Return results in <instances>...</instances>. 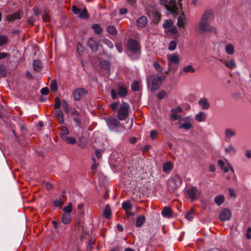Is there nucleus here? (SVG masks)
Masks as SVG:
<instances>
[{
    "mask_svg": "<svg viewBox=\"0 0 251 251\" xmlns=\"http://www.w3.org/2000/svg\"><path fill=\"white\" fill-rule=\"evenodd\" d=\"M180 0H160V3L164 5L166 9L172 14L177 15L181 9Z\"/></svg>",
    "mask_w": 251,
    "mask_h": 251,
    "instance_id": "obj_1",
    "label": "nucleus"
},
{
    "mask_svg": "<svg viewBox=\"0 0 251 251\" xmlns=\"http://www.w3.org/2000/svg\"><path fill=\"white\" fill-rule=\"evenodd\" d=\"M165 78L162 76L151 75L147 77V84L148 89L154 92L157 90L160 87L162 82Z\"/></svg>",
    "mask_w": 251,
    "mask_h": 251,
    "instance_id": "obj_2",
    "label": "nucleus"
},
{
    "mask_svg": "<svg viewBox=\"0 0 251 251\" xmlns=\"http://www.w3.org/2000/svg\"><path fill=\"white\" fill-rule=\"evenodd\" d=\"M127 54L134 59L138 58L140 54V46L136 41L132 39L128 40Z\"/></svg>",
    "mask_w": 251,
    "mask_h": 251,
    "instance_id": "obj_3",
    "label": "nucleus"
},
{
    "mask_svg": "<svg viewBox=\"0 0 251 251\" xmlns=\"http://www.w3.org/2000/svg\"><path fill=\"white\" fill-rule=\"evenodd\" d=\"M181 184L180 177L175 175L169 179L168 183V188L169 191L173 192L175 190L177 189Z\"/></svg>",
    "mask_w": 251,
    "mask_h": 251,
    "instance_id": "obj_4",
    "label": "nucleus"
},
{
    "mask_svg": "<svg viewBox=\"0 0 251 251\" xmlns=\"http://www.w3.org/2000/svg\"><path fill=\"white\" fill-rule=\"evenodd\" d=\"M198 28L200 33L203 34L208 32H216V29L211 26L208 22L200 20L198 24Z\"/></svg>",
    "mask_w": 251,
    "mask_h": 251,
    "instance_id": "obj_5",
    "label": "nucleus"
},
{
    "mask_svg": "<svg viewBox=\"0 0 251 251\" xmlns=\"http://www.w3.org/2000/svg\"><path fill=\"white\" fill-rule=\"evenodd\" d=\"M129 108V106L127 103L126 102L122 103L118 110V117L120 120H124L126 119L128 115Z\"/></svg>",
    "mask_w": 251,
    "mask_h": 251,
    "instance_id": "obj_6",
    "label": "nucleus"
},
{
    "mask_svg": "<svg viewBox=\"0 0 251 251\" xmlns=\"http://www.w3.org/2000/svg\"><path fill=\"white\" fill-rule=\"evenodd\" d=\"M192 119L190 116H187L181 118L179 121L180 124L179 126L180 129L188 130L193 127Z\"/></svg>",
    "mask_w": 251,
    "mask_h": 251,
    "instance_id": "obj_7",
    "label": "nucleus"
},
{
    "mask_svg": "<svg viewBox=\"0 0 251 251\" xmlns=\"http://www.w3.org/2000/svg\"><path fill=\"white\" fill-rule=\"evenodd\" d=\"M231 216V212L229 209L227 208L223 209L219 214V218L222 222L230 220Z\"/></svg>",
    "mask_w": 251,
    "mask_h": 251,
    "instance_id": "obj_8",
    "label": "nucleus"
},
{
    "mask_svg": "<svg viewBox=\"0 0 251 251\" xmlns=\"http://www.w3.org/2000/svg\"><path fill=\"white\" fill-rule=\"evenodd\" d=\"M169 70H171V64H178L179 62V55L176 53L167 55Z\"/></svg>",
    "mask_w": 251,
    "mask_h": 251,
    "instance_id": "obj_9",
    "label": "nucleus"
},
{
    "mask_svg": "<svg viewBox=\"0 0 251 251\" xmlns=\"http://www.w3.org/2000/svg\"><path fill=\"white\" fill-rule=\"evenodd\" d=\"M73 12L77 15L79 17L82 19H86L88 17V15L87 12V10L84 8L82 10L76 7L75 6H73Z\"/></svg>",
    "mask_w": 251,
    "mask_h": 251,
    "instance_id": "obj_10",
    "label": "nucleus"
},
{
    "mask_svg": "<svg viewBox=\"0 0 251 251\" xmlns=\"http://www.w3.org/2000/svg\"><path fill=\"white\" fill-rule=\"evenodd\" d=\"M213 18V11L210 9L206 10L201 15L200 20L209 22Z\"/></svg>",
    "mask_w": 251,
    "mask_h": 251,
    "instance_id": "obj_11",
    "label": "nucleus"
},
{
    "mask_svg": "<svg viewBox=\"0 0 251 251\" xmlns=\"http://www.w3.org/2000/svg\"><path fill=\"white\" fill-rule=\"evenodd\" d=\"M187 193L192 200L196 199L197 197L199 195V191L195 187H192L188 189Z\"/></svg>",
    "mask_w": 251,
    "mask_h": 251,
    "instance_id": "obj_12",
    "label": "nucleus"
},
{
    "mask_svg": "<svg viewBox=\"0 0 251 251\" xmlns=\"http://www.w3.org/2000/svg\"><path fill=\"white\" fill-rule=\"evenodd\" d=\"M106 123L110 129L114 130L119 126V122L115 118L110 117L106 121Z\"/></svg>",
    "mask_w": 251,
    "mask_h": 251,
    "instance_id": "obj_13",
    "label": "nucleus"
},
{
    "mask_svg": "<svg viewBox=\"0 0 251 251\" xmlns=\"http://www.w3.org/2000/svg\"><path fill=\"white\" fill-rule=\"evenodd\" d=\"M87 93V91L83 88H78L75 90L73 92V96L75 100H79L81 96Z\"/></svg>",
    "mask_w": 251,
    "mask_h": 251,
    "instance_id": "obj_14",
    "label": "nucleus"
},
{
    "mask_svg": "<svg viewBox=\"0 0 251 251\" xmlns=\"http://www.w3.org/2000/svg\"><path fill=\"white\" fill-rule=\"evenodd\" d=\"M220 61L230 70H233L236 67V64L233 59L229 60L221 59Z\"/></svg>",
    "mask_w": 251,
    "mask_h": 251,
    "instance_id": "obj_15",
    "label": "nucleus"
},
{
    "mask_svg": "<svg viewBox=\"0 0 251 251\" xmlns=\"http://www.w3.org/2000/svg\"><path fill=\"white\" fill-rule=\"evenodd\" d=\"M224 151L226 154L233 155L236 152V148L231 144H229L224 148Z\"/></svg>",
    "mask_w": 251,
    "mask_h": 251,
    "instance_id": "obj_16",
    "label": "nucleus"
},
{
    "mask_svg": "<svg viewBox=\"0 0 251 251\" xmlns=\"http://www.w3.org/2000/svg\"><path fill=\"white\" fill-rule=\"evenodd\" d=\"M199 105L203 109H208L210 107V104L208 100L205 98H201L198 101Z\"/></svg>",
    "mask_w": 251,
    "mask_h": 251,
    "instance_id": "obj_17",
    "label": "nucleus"
},
{
    "mask_svg": "<svg viewBox=\"0 0 251 251\" xmlns=\"http://www.w3.org/2000/svg\"><path fill=\"white\" fill-rule=\"evenodd\" d=\"M87 45L93 51H96L98 49V43L93 38H90L88 41Z\"/></svg>",
    "mask_w": 251,
    "mask_h": 251,
    "instance_id": "obj_18",
    "label": "nucleus"
},
{
    "mask_svg": "<svg viewBox=\"0 0 251 251\" xmlns=\"http://www.w3.org/2000/svg\"><path fill=\"white\" fill-rule=\"evenodd\" d=\"M195 72V69L191 65L184 66L182 70H180V74L184 75L188 73H193Z\"/></svg>",
    "mask_w": 251,
    "mask_h": 251,
    "instance_id": "obj_19",
    "label": "nucleus"
},
{
    "mask_svg": "<svg viewBox=\"0 0 251 251\" xmlns=\"http://www.w3.org/2000/svg\"><path fill=\"white\" fill-rule=\"evenodd\" d=\"M206 119V114L203 112H199L195 115L196 120L200 123L205 121Z\"/></svg>",
    "mask_w": 251,
    "mask_h": 251,
    "instance_id": "obj_20",
    "label": "nucleus"
},
{
    "mask_svg": "<svg viewBox=\"0 0 251 251\" xmlns=\"http://www.w3.org/2000/svg\"><path fill=\"white\" fill-rule=\"evenodd\" d=\"M147 23V18L145 16H142L136 21L137 25L138 27H144Z\"/></svg>",
    "mask_w": 251,
    "mask_h": 251,
    "instance_id": "obj_21",
    "label": "nucleus"
},
{
    "mask_svg": "<svg viewBox=\"0 0 251 251\" xmlns=\"http://www.w3.org/2000/svg\"><path fill=\"white\" fill-rule=\"evenodd\" d=\"M54 116L57 119L60 123H64V114L61 110H57L54 113Z\"/></svg>",
    "mask_w": 251,
    "mask_h": 251,
    "instance_id": "obj_22",
    "label": "nucleus"
},
{
    "mask_svg": "<svg viewBox=\"0 0 251 251\" xmlns=\"http://www.w3.org/2000/svg\"><path fill=\"white\" fill-rule=\"evenodd\" d=\"M225 50L228 55H232L235 52L234 47L231 44H228L225 47Z\"/></svg>",
    "mask_w": 251,
    "mask_h": 251,
    "instance_id": "obj_23",
    "label": "nucleus"
},
{
    "mask_svg": "<svg viewBox=\"0 0 251 251\" xmlns=\"http://www.w3.org/2000/svg\"><path fill=\"white\" fill-rule=\"evenodd\" d=\"M173 168V164L170 162L165 163L163 166V171L167 174L170 173Z\"/></svg>",
    "mask_w": 251,
    "mask_h": 251,
    "instance_id": "obj_24",
    "label": "nucleus"
},
{
    "mask_svg": "<svg viewBox=\"0 0 251 251\" xmlns=\"http://www.w3.org/2000/svg\"><path fill=\"white\" fill-rule=\"evenodd\" d=\"M122 206L123 208L126 211V213L129 215H131L130 214L129 210L131 207V205L129 201H124L122 203Z\"/></svg>",
    "mask_w": 251,
    "mask_h": 251,
    "instance_id": "obj_25",
    "label": "nucleus"
},
{
    "mask_svg": "<svg viewBox=\"0 0 251 251\" xmlns=\"http://www.w3.org/2000/svg\"><path fill=\"white\" fill-rule=\"evenodd\" d=\"M225 134L226 138L230 139L236 135L235 131L230 128H227L225 131Z\"/></svg>",
    "mask_w": 251,
    "mask_h": 251,
    "instance_id": "obj_26",
    "label": "nucleus"
},
{
    "mask_svg": "<svg viewBox=\"0 0 251 251\" xmlns=\"http://www.w3.org/2000/svg\"><path fill=\"white\" fill-rule=\"evenodd\" d=\"M225 197L223 195H217L215 197L214 199L215 203L218 206H220L223 203Z\"/></svg>",
    "mask_w": 251,
    "mask_h": 251,
    "instance_id": "obj_27",
    "label": "nucleus"
},
{
    "mask_svg": "<svg viewBox=\"0 0 251 251\" xmlns=\"http://www.w3.org/2000/svg\"><path fill=\"white\" fill-rule=\"evenodd\" d=\"M71 218V214L64 213L62 216V222L64 224H68L70 222Z\"/></svg>",
    "mask_w": 251,
    "mask_h": 251,
    "instance_id": "obj_28",
    "label": "nucleus"
},
{
    "mask_svg": "<svg viewBox=\"0 0 251 251\" xmlns=\"http://www.w3.org/2000/svg\"><path fill=\"white\" fill-rule=\"evenodd\" d=\"M162 214L165 217L171 218L172 216V210L170 208L165 207L162 211Z\"/></svg>",
    "mask_w": 251,
    "mask_h": 251,
    "instance_id": "obj_29",
    "label": "nucleus"
},
{
    "mask_svg": "<svg viewBox=\"0 0 251 251\" xmlns=\"http://www.w3.org/2000/svg\"><path fill=\"white\" fill-rule=\"evenodd\" d=\"M218 164L224 173H227L228 171V166H225V165L226 164V162H225L224 160L219 159L218 160Z\"/></svg>",
    "mask_w": 251,
    "mask_h": 251,
    "instance_id": "obj_30",
    "label": "nucleus"
},
{
    "mask_svg": "<svg viewBox=\"0 0 251 251\" xmlns=\"http://www.w3.org/2000/svg\"><path fill=\"white\" fill-rule=\"evenodd\" d=\"M145 222V217L143 215L139 216L136 221V226L137 227L141 226Z\"/></svg>",
    "mask_w": 251,
    "mask_h": 251,
    "instance_id": "obj_31",
    "label": "nucleus"
},
{
    "mask_svg": "<svg viewBox=\"0 0 251 251\" xmlns=\"http://www.w3.org/2000/svg\"><path fill=\"white\" fill-rule=\"evenodd\" d=\"M118 95L121 97H125L127 95V90L126 87L121 86L119 87Z\"/></svg>",
    "mask_w": 251,
    "mask_h": 251,
    "instance_id": "obj_32",
    "label": "nucleus"
},
{
    "mask_svg": "<svg viewBox=\"0 0 251 251\" xmlns=\"http://www.w3.org/2000/svg\"><path fill=\"white\" fill-rule=\"evenodd\" d=\"M62 140L67 143L71 145H74L76 143L75 139L73 137L67 136Z\"/></svg>",
    "mask_w": 251,
    "mask_h": 251,
    "instance_id": "obj_33",
    "label": "nucleus"
},
{
    "mask_svg": "<svg viewBox=\"0 0 251 251\" xmlns=\"http://www.w3.org/2000/svg\"><path fill=\"white\" fill-rule=\"evenodd\" d=\"M100 68L104 70H108L110 67L109 62L106 60H102L100 61Z\"/></svg>",
    "mask_w": 251,
    "mask_h": 251,
    "instance_id": "obj_34",
    "label": "nucleus"
},
{
    "mask_svg": "<svg viewBox=\"0 0 251 251\" xmlns=\"http://www.w3.org/2000/svg\"><path fill=\"white\" fill-rule=\"evenodd\" d=\"M62 106L64 109V111L66 113H68L70 110V107L69 103L65 100H63L62 102Z\"/></svg>",
    "mask_w": 251,
    "mask_h": 251,
    "instance_id": "obj_35",
    "label": "nucleus"
},
{
    "mask_svg": "<svg viewBox=\"0 0 251 251\" xmlns=\"http://www.w3.org/2000/svg\"><path fill=\"white\" fill-rule=\"evenodd\" d=\"M111 215V211L110 207L108 205H106L105 207L103 215L105 218L109 219Z\"/></svg>",
    "mask_w": 251,
    "mask_h": 251,
    "instance_id": "obj_36",
    "label": "nucleus"
},
{
    "mask_svg": "<svg viewBox=\"0 0 251 251\" xmlns=\"http://www.w3.org/2000/svg\"><path fill=\"white\" fill-rule=\"evenodd\" d=\"M61 138L63 139L68 136V135L69 134V131L66 126H63L61 128Z\"/></svg>",
    "mask_w": 251,
    "mask_h": 251,
    "instance_id": "obj_37",
    "label": "nucleus"
},
{
    "mask_svg": "<svg viewBox=\"0 0 251 251\" xmlns=\"http://www.w3.org/2000/svg\"><path fill=\"white\" fill-rule=\"evenodd\" d=\"M92 28L94 29V32L97 34H100L102 32V28L99 25L95 24L92 26Z\"/></svg>",
    "mask_w": 251,
    "mask_h": 251,
    "instance_id": "obj_38",
    "label": "nucleus"
},
{
    "mask_svg": "<svg viewBox=\"0 0 251 251\" xmlns=\"http://www.w3.org/2000/svg\"><path fill=\"white\" fill-rule=\"evenodd\" d=\"M33 66L36 71H39L41 67V62L39 60H35L33 62Z\"/></svg>",
    "mask_w": 251,
    "mask_h": 251,
    "instance_id": "obj_39",
    "label": "nucleus"
},
{
    "mask_svg": "<svg viewBox=\"0 0 251 251\" xmlns=\"http://www.w3.org/2000/svg\"><path fill=\"white\" fill-rule=\"evenodd\" d=\"M176 41H171L168 45V49L171 51H173L175 50L176 47Z\"/></svg>",
    "mask_w": 251,
    "mask_h": 251,
    "instance_id": "obj_40",
    "label": "nucleus"
},
{
    "mask_svg": "<svg viewBox=\"0 0 251 251\" xmlns=\"http://www.w3.org/2000/svg\"><path fill=\"white\" fill-rule=\"evenodd\" d=\"M20 18V13L18 12H16L9 17L8 20L9 21H13L19 19Z\"/></svg>",
    "mask_w": 251,
    "mask_h": 251,
    "instance_id": "obj_41",
    "label": "nucleus"
},
{
    "mask_svg": "<svg viewBox=\"0 0 251 251\" xmlns=\"http://www.w3.org/2000/svg\"><path fill=\"white\" fill-rule=\"evenodd\" d=\"M140 84L139 82L137 81H134L131 86V89L134 91H138L140 89Z\"/></svg>",
    "mask_w": 251,
    "mask_h": 251,
    "instance_id": "obj_42",
    "label": "nucleus"
},
{
    "mask_svg": "<svg viewBox=\"0 0 251 251\" xmlns=\"http://www.w3.org/2000/svg\"><path fill=\"white\" fill-rule=\"evenodd\" d=\"M50 89L51 91L53 92H55L57 90V82L56 80L53 79L51 81L50 84Z\"/></svg>",
    "mask_w": 251,
    "mask_h": 251,
    "instance_id": "obj_43",
    "label": "nucleus"
},
{
    "mask_svg": "<svg viewBox=\"0 0 251 251\" xmlns=\"http://www.w3.org/2000/svg\"><path fill=\"white\" fill-rule=\"evenodd\" d=\"M72 204L71 203H69L67 206H65L63 208V211L64 213H70L71 214L72 211Z\"/></svg>",
    "mask_w": 251,
    "mask_h": 251,
    "instance_id": "obj_44",
    "label": "nucleus"
},
{
    "mask_svg": "<svg viewBox=\"0 0 251 251\" xmlns=\"http://www.w3.org/2000/svg\"><path fill=\"white\" fill-rule=\"evenodd\" d=\"M173 25V22L172 20H167L165 21V23H164L163 26V27L165 28H169L172 26Z\"/></svg>",
    "mask_w": 251,
    "mask_h": 251,
    "instance_id": "obj_45",
    "label": "nucleus"
},
{
    "mask_svg": "<svg viewBox=\"0 0 251 251\" xmlns=\"http://www.w3.org/2000/svg\"><path fill=\"white\" fill-rule=\"evenodd\" d=\"M184 22L183 21V17L181 16H179L177 18V25L178 27H183L184 26Z\"/></svg>",
    "mask_w": 251,
    "mask_h": 251,
    "instance_id": "obj_46",
    "label": "nucleus"
},
{
    "mask_svg": "<svg viewBox=\"0 0 251 251\" xmlns=\"http://www.w3.org/2000/svg\"><path fill=\"white\" fill-rule=\"evenodd\" d=\"M193 215L194 211L193 210H191L190 211L188 212L187 214L185 215V218L188 221H191L193 218Z\"/></svg>",
    "mask_w": 251,
    "mask_h": 251,
    "instance_id": "obj_47",
    "label": "nucleus"
},
{
    "mask_svg": "<svg viewBox=\"0 0 251 251\" xmlns=\"http://www.w3.org/2000/svg\"><path fill=\"white\" fill-rule=\"evenodd\" d=\"M171 118L173 120H180L181 116L179 115H177L176 113L175 112V110H172V114Z\"/></svg>",
    "mask_w": 251,
    "mask_h": 251,
    "instance_id": "obj_48",
    "label": "nucleus"
},
{
    "mask_svg": "<svg viewBox=\"0 0 251 251\" xmlns=\"http://www.w3.org/2000/svg\"><path fill=\"white\" fill-rule=\"evenodd\" d=\"M107 31L108 33L111 34H116L117 33V30L115 27L113 26H109L107 28Z\"/></svg>",
    "mask_w": 251,
    "mask_h": 251,
    "instance_id": "obj_49",
    "label": "nucleus"
},
{
    "mask_svg": "<svg viewBox=\"0 0 251 251\" xmlns=\"http://www.w3.org/2000/svg\"><path fill=\"white\" fill-rule=\"evenodd\" d=\"M60 104H61V101H60L59 98L56 97L55 99V103L54 104V108L56 109L59 108V107L60 106Z\"/></svg>",
    "mask_w": 251,
    "mask_h": 251,
    "instance_id": "obj_50",
    "label": "nucleus"
},
{
    "mask_svg": "<svg viewBox=\"0 0 251 251\" xmlns=\"http://www.w3.org/2000/svg\"><path fill=\"white\" fill-rule=\"evenodd\" d=\"M7 41V38L5 35L0 36V46L5 44Z\"/></svg>",
    "mask_w": 251,
    "mask_h": 251,
    "instance_id": "obj_51",
    "label": "nucleus"
},
{
    "mask_svg": "<svg viewBox=\"0 0 251 251\" xmlns=\"http://www.w3.org/2000/svg\"><path fill=\"white\" fill-rule=\"evenodd\" d=\"M77 51L79 54H81L84 50V48L80 43H78L77 44Z\"/></svg>",
    "mask_w": 251,
    "mask_h": 251,
    "instance_id": "obj_52",
    "label": "nucleus"
},
{
    "mask_svg": "<svg viewBox=\"0 0 251 251\" xmlns=\"http://www.w3.org/2000/svg\"><path fill=\"white\" fill-rule=\"evenodd\" d=\"M54 204L56 207H61L63 205V202L60 200L57 199L54 201Z\"/></svg>",
    "mask_w": 251,
    "mask_h": 251,
    "instance_id": "obj_53",
    "label": "nucleus"
},
{
    "mask_svg": "<svg viewBox=\"0 0 251 251\" xmlns=\"http://www.w3.org/2000/svg\"><path fill=\"white\" fill-rule=\"evenodd\" d=\"M153 65H154V67L158 72H161L162 71V69L158 62H154Z\"/></svg>",
    "mask_w": 251,
    "mask_h": 251,
    "instance_id": "obj_54",
    "label": "nucleus"
},
{
    "mask_svg": "<svg viewBox=\"0 0 251 251\" xmlns=\"http://www.w3.org/2000/svg\"><path fill=\"white\" fill-rule=\"evenodd\" d=\"M166 95V93L165 91H161L158 94V98L159 100H161L165 97Z\"/></svg>",
    "mask_w": 251,
    "mask_h": 251,
    "instance_id": "obj_55",
    "label": "nucleus"
},
{
    "mask_svg": "<svg viewBox=\"0 0 251 251\" xmlns=\"http://www.w3.org/2000/svg\"><path fill=\"white\" fill-rule=\"evenodd\" d=\"M157 132L155 130H151L150 132V136L152 139H155L156 138Z\"/></svg>",
    "mask_w": 251,
    "mask_h": 251,
    "instance_id": "obj_56",
    "label": "nucleus"
},
{
    "mask_svg": "<svg viewBox=\"0 0 251 251\" xmlns=\"http://www.w3.org/2000/svg\"><path fill=\"white\" fill-rule=\"evenodd\" d=\"M49 89L47 87L43 88L41 89V94L44 95H46L48 94L49 93Z\"/></svg>",
    "mask_w": 251,
    "mask_h": 251,
    "instance_id": "obj_57",
    "label": "nucleus"
},
{
    "mask_svg": "<svg viewBox=\"0 0 251 251\" xmlns=\"http://www.w3.org/2000/svg\"><path fill=\"white\" fill-rule=\"evenodd\" d=\"M228 191H229V195L230 197H233V198L236 197V196L235 193L233 191V190H232L231 188H229Z\"/></svg>",
    "mask_w": 251,
    "mask_h": 251,
    "instance_id": "obj_58",
    "label": "nucleus"
},
{
    "mask_svg": "<svg viewBox=\"0 0 251 251\" xmlns=\"http://www.w3.org/2000/svg\"><path fill=\"white\" fill-rule=\"evenodd\" d=\"M93 159L95 163L92 165V169L93 170V172H94V171H96L98 164V163H96V159L95 158H93Z\"/></svg>",
    "mask_w": 251,
    "mask_h": 251,
    "instance_id": "obj_59",
    "label": "nucleus"
},
{
    "mask_svg": "<svg viewBox=\"0 0 251 251\" xmlns=\"http://www.w3.org/2000/svg\"><path fill=\"white\" fill-rule=\"evenodd\" d=\"M76 143L78 146L83 148L85 147V144L83 143L81 139H79Z\"/></svg>",
    "mask_w": 251,
    "mask_h": 251,
    "instance_id": "obj_60",
    "label": "nucleus"
},
{
    "mask_svg": "<svg viewBox=\"0 0 251 251\" xmlns=\"http://www.w3.org/2000/svg\"><path fill=\"white\" fill-rule=\"evenodd\" d=\"M226 165L228 166V170L229 169L233 174H234V171L233 167L230 165L229 162L226 160Z\"/></svg>",
    "mask_w": 251,
    "mask_h": 251,
    "instance_id": "obj_61",
    "label": "nucleus"
},
{
    "mask_svg": "<svg viewBox=\"0 0 251 251\" xmlns=\"http://www.w3.org/2000/svg\"><path fill=\"white\" fill-rule=\"evenodd\" d=\"M111 94L112 97L113 99H116L117 98V93L114 89H111Z\"/></svg>",
    "mask_w": 251,
    "mask_h": 251,
    "instance_id": "obj_62",
    "label": "nucleus"
},
{
    "mask_svg": "<svg viewBox=\"0 0 251 251\" xmlns=\"http://www.w3.org/2000/svg\"><path fill=\"white\" fill-rule=\"evenodd\" d=\"M118 103L117 102H114L111 104V107L112 109L113 110H116L118 107Z\"/></svg>",
    "mask_w": 251,
    "mask_h": 251,
    "instance_id": "obj_63",
    "label": "nucleus"
},
{
    "mask_svg": "<svg viewBox=\"0 0 251 251\" xmlns=\"http://www.w3.org/2000/svg\"><path fill=\"white\" fill-rule=\"evenodd\" d=\"M209 171L210 172H214L215 171V168L214 165L211 164L209 166Z\"/></svg>",
    "mask_w": 251,
    "mask_h": 251,
    "instance_id": "obj_64",
    "label": "nucleus"
}]
</instances>
